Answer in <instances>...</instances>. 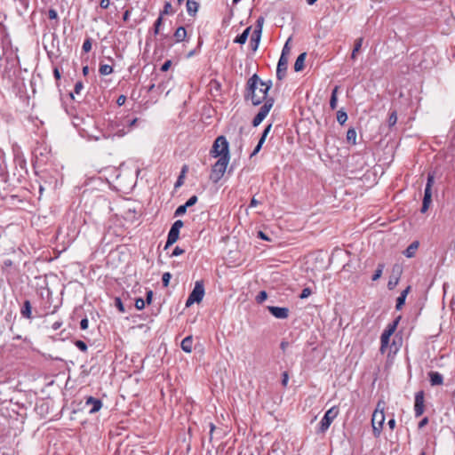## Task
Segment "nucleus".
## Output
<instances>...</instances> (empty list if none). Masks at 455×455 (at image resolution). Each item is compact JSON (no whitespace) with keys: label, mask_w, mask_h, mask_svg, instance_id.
Segmentation results:
<instances>
[{"label":"nucleus","mask_w":455,"mask_h":455,"mask_svg":"<svg viewBox=\"0 0 455 455\" xmlns=\"http://www.w3.org/2000/svg\"><path fill=\"white\" fill-rule=\"evenodd\" d=\"M271 86L272 82L270 80L264 82L256 74L251 76L247 81L244 99L251 100L254 106H258L263 102L259 113L252 120V125L254 127L261 124L274 105V99L267 97Z\"/></svg>","instance_id":"obj_1"},{"label":"nucleus","mask_w":455,"mask_h":455,"mask_svg":"<svg viewBox=\"0 0 455 455\" xmlns=\"http://www.w3.org/2000/svg\"><path fill=\"white\" fill-rule=\"evenodd\" d=\"M385 403L383 401H379L377 403L376 409L372 414L371 418V426H372V432L373 435L378 438L379 437L383 424L385 422Z\"/></svg>","instance_id":"obj_2"},{"label":"nucleus","mask_w":455,"mask_h":455,"mask_svg":"<svg viewBox=\"0 0 455 455\" xmlns=\"http://www.w3.org/2000/svg\"><path fill=\"white\" fill-rule=\"evenodd\" d=\"M211 154L213 157H230L229 156V149H228V142L224 136H219L211 150Z\"/></svg>","instance_id":"obj_3"},{"label":"nucleus","mask_w":455,"mask_h":455,"mask_svg":"<svg viewBox=\"0 0 455 455\" xmlns=\"http://www.w3.org/2000/svg\"><path fill=\"white\" fill-rule=\"evenodd\" d=\"M230 157H220L219 160L213 164L210 175V179L212 182L217 183L223 177Z\"/></svg>","instance_id":"obj_4"},{"label":"nucleus","mask_w":455,"mask_h":455,"mask_svg":"<svg viewBox=\"0 0 455 455\" xmlns=\"http://www.w3.org/2000/svg\"><path fill=\"white\" fill-rule=\"evenodd\" d=\"M204 296V287L203 281H196L193 291H191V293L189 294V296L186 301V307H189L194 303L201 302Z\"/></svg>","instance_id":"obj_5"},{"label":"nucleus","mask_w":455,"mask_h":455,"mask_svg":"<svg viewBox=\"0 0 455 455\" xmlns=\"http://www.w3.org/2000/svg\"><path fill=\"white\" fill-rule=\"evenodd\" d=\"M400 320V316L397 317L395 321H393L391 323H389L387 328L384 330L383 333L380 337V352L385 353L386 348L389 345V339L390 337L393 335V333L395 331L398 323Z\"/></svg>","instance_id":"obj_6"},{"label":"nucleus","mask_w":455,"mask_h":455,"mask_svg":"<svg viewBox=\"0 0 455 455\" xmlns=\"http://www.w3.org/2000/svg\"><path fill=\"white\" fill-rule=\"evenodd\" d=\"M339 415V409L335 406L329 409L323 418L322 419L320 424H319V429L318 432L324 433L327 431V429L330 427L332 421L337 418Z\"/></svg>","instance_id":"obj_7"},{"label":"nucleus","mask_w":455,"mask_h":455,"mask_svg":"<svg viewBox=\"0 0 455 455\" xmlns=\"http://www.w3.org/2000/svg\"><path fill=\"white\" fill-rule=\"evenodd\" d=\"M414 412L416 417H420L424 412V393L419 391L415 395Z\"/></svg>","instance_id":"obj_8"},{"label":"nucleus","mask_w":455,"mask_h":455,"mask_svg":"<svg viewBox=\"0 0 455 455\" xmlns=\"http://www.w3.org/2000/svg\"><path fill=\"white\" fill-rule=\"evenodd\" d=\"M288 67V57H280L277 68H276V77L278 80H283L286 76Z\"/></svg>","instance_id":"obj_9"},{"label":"nucleus","mask_w":455,"mask_h":455,"mask_svg":"<svg viewBox=\"0 0 455 455\" xmlns=\"http://www.w3.org/2000/svg\"><path fill=\"white\" fill-rule=\"evenodd\" d=\"M267 309L277 319H286L289 316V309L287 307L269 306Z\"/></svg>","instance_id":"obj_10"},{"label":"nucleus","mask_w":455,"mask_h":455,"mask_svg":"<svg viewBox=\"0 0 455 455\" xmlns=\"http://www.w3.org/2000/svg\"><path fill=\"white\" fill-rule=\"evenodd\" d=\"M179 236H180V230L175 229L171 227V229L169 230V233H168L167 241H166L164 248L167 249L169 246H171L174 243H176L177 240L179 239Z\"/></svg>","instance_id":"obj_11"},{"label":"nucleus","mask_w":455,"mask_h":455,"mask_svg":"<svg viewBox=\"0 0 455 455\" xmlns=\"http://www.w3.org/2000/svg\"><path fill=\"white\" fill-rule=\"evenodd\" d=\"M86 404L87 405H89V404L92 405V407L90 410V413L91 414L96 413L102 407V402L100 399L94 398L92 396H90V397L87 398Z\"/></svg>","instance_id":"obj_12"},{"label":"nucleus","mask_w":455,"mask_h":455,"mask_svg":"<svg viewBox=\"0 0 455 455\" xmlns=\"http://www.w3.org/2000/svg\"><path fill=\"white\" fill-rule=\"evenodd\" d=\"M431 201H432V191L429 190L428 188H425L422 207L420 210V212L422 213H425L428 210Z\"/></svg>","instance_id":"obj_13"},{"label":"nucleus","mask_w":455,"mask_h":455,"mask_svg":"<svg viewBox=\"0 0 455 455\" xmlns=\"http://www.w3.org/2000/svg\"><path fill=\"white\" fill-rule=\"evenodd\" d=\"M428 376L432 386H440L443 383V375L438 371H430Z\"/></svg>","instance_id":"obj_14"},{"label":"nucleus","mask_w":455,"mask_h":455,"mask_svg":"<svg viewBox=\"0 0 455 455\" xmlns=\"http://www.w3.org/2000/svg\"><path fill=\"white\" fill-rule=\"evenodd\" d=\"M20 314L24 318H32V307L29 300H25L20 309Z\"/></svg>","instance_id":"obj_15"},{"label":"nucleus","mask_w":455,"mask_h":455,"mask_svg":"<svg viewBox=\"0 0 455 455\" xmlns=\"http://www.w3.org/2000/svg\"><path fill=\"white\" fill-rule=\"evenodd\" d=\"M187 12L190 16H195L198 11L199 4L195 0H188L186 3Z\"/></svg>","instance_id":"obj_16"},{"label":"nucleus","mask_w":455,"mask_h":455,"mask_svg":"<svg viewBox=\"0 0 455 455\" xmlns=\"http://www.w3.org/2000/svg\"><path fill=\"white\" fill-rule=\"evenodd\" d=\"M181 349L186 353H191L193 349V338L192 336H188L181 341L180 344Z\"/></svg>","instance_id":"obj_17"},{"label":"nucleus","mask_w":455,"mask_h":455,"mask_svg":"<svg viewBox=\"0 0 455 455\" xmlns=\"http://www.w3.org/2000/svg\"><path fill=\"white\" fill-rule=\"evenodd\" d=\"M306 56H307V53L302 52L296 59V61L294 63V70L296 72H299V71L303 70Z\"/></svg>","instance_id":"obj_18"},{"label":"nucleus","mask_w":455,"mask_h":455,"mask_svg":"<svg viewBox=\"0 0 455 455\" xmlns=\"http://www.w3.org/2000/svg\"><path fill=\"white\" fill-rule=\"evenodd\" d=\"M250 31H251V27H248L247 28H245L243 30V32L241 35L237 36L235 38L234 42L236 43V44H245V42L248 39Z\"/></svg>","instance_id":"obj_19"},{"label":"nucleus","mask_w":455,"mask_h":455,"mask_svg":"<svg viewBox=\"0 0 455 455\" xmlns=\"http://www.w3.org/2000/svg\"><path fill=\"white\" fill-rule=\"evenodd\" d=\"M186 36H187V30L185 29V28L179 27L174 33V37L176 39V42L180 43V42L184 41Z\"/></svg>","instance_id":"obj_20"},{"label":"nucleus","mask_w":455,"mask_h":455,"mask_svg":"<svg viewBox=\"0 0 455 455\" xmlns=\"http://www.w3.org/2000/svg\"><path fill=\"white\" fill-rule=\"evenodd\" d=\"M418 248L419 242H413L407 247L403 253L407 258H412L415 255V252Z\"/></svg>","instance_id":"obj_21"},{"label":"nucleus","mask_w":455,"mask_h":455,"mask_svg":"<svg viewBox=\"0 0 455 455\" xmlns=\"http://www.w3.org/2000/svg\"><path fill=\"white\" fill-rule=\"evenodd\" d=\"M338 91H339V87L335 86L334 89L331 92V100H330V107H331V108L332 110H334L337 108V103H338L337 93H338Z\"/></svg>","instance_id":"obj_22"},{"label":"nucleus","mask_w":455,"mask_h":455,"mask_svg":"<svg viewBox=\"0 0 455 455\" xmlns=\"http://www.w3.org/2000/svg\"><path fill=\"white\" fill-rule=\"evenodd\" d=\"M263 23H264V18L263 17H259L257 20V25H256V28L254 30V35L257 36V41L260 40V36H261V32H262Z\"/></svg>","instance_id":"obj_23"},{"label":"nucleus","mask_w":455,"mask_h":455,"mask_svg":"<svg viewBox=\"0 0 455 455\" xmlns=\"http://www.w3.org/2000/svg\"><path fill=\"white\" fill-rule=\"evenodd\" d=\"M347 141L353 145L356 143V132L354 128H350L347 132Z\"/></svg>","instance_id":"obj_24"},{"label":"nucleus","mask_w":455,"mask_h":455,"mask_svg":"<svg viewBox=\"0 0 455 455\" xmlns=\"http://www.w3.org/2000/svg\"><path fill=\"white\" fill-rule=\"evenodd\" d=\"M99 72L102 76H108L113 72V68H112V66L108 65V64H100Z\"/></svg>","instance_id":"obj_25"},{"label":"nucleus","mask_w":455,"mask_h":455,"mask_svg":"<svg viewBox=\"0 0 455 455\" xmlns=\"http://www.w3.org/2000/svg\"><path fill=\"white\" fill-rule=\"evenodd\" d=\"M347 120V113L343 110V109H340L337 112V121L340 124H344Z\"/></svg>","instance_id":"obj_26"},{"label":"nucleus","mask_w":455,"mask_h":455,"mask_svg":"<svg viewBox=\"0 0 455 455\" xmlns=\"http://www.w3.org/2000/svg\"><path fill=\"white\" fill-rule=\"evenodd\" d=\"M362 44H363V38H358L355 41V47H354L352 54H351V58L353 60H355L356 58V53L361 49Z\"/></svg>","instance_id":"obj_27"},{"label":"nucleus","mask_w":455,"mask_h":455,"mask_svg":"<svg viewBox=\"0 0 455 455\" xmlns=\"http://www.w3.org/2000/svg\"><path fill=\"white\" fill-rule=\"evenodd\" d=\"M384 267H385V266H384V264H382V263H379V264L378 265V267H377V269H376V271H375L374 275H372V277H371V280H372V281H377L378 279H379V278H380V276H381V275H382V273H383Z\"/></svg>","instance_id":"obj_28"},{"label":"nucleus","mask_w":455,"mask_h":455,"mask_svg":"<svg viewBox=\"0 0 455 455\" xmlns=\"http://www.w3.org/2000/svg\"><path fill=\"white\" fill-rule=\"evenodd\" d=\"M388 125L391 127V126H394L396 122H397V115H396V112L395 111H393L390 115H389V117H388Z\"/></svg>","instance_id":"obj_29"},{"label":"nucleus","mask_w":455,"mask_h":455,"mask_svg":"<svg viewBox=\"0 0 455 455\" xmlns=\"http://www.w3.org/2000/svg\"><path fill=\"white\" fill-rule=\"evenodd\" d=\"M267 299V293L265 291H261L256 297V301L258 303H262Z\"/></svg>","instance_id":"obj_30"},{"label":"nucleus","mask_w":455,"mask_h":455,"mask_svg":"<svg viewBox=\"0 0 455 455\" xmlns=\"http://www.w3.org/2000/svg\"><path fill=\"white\" fill-rule=\"evenodd\" d=\"M187 209H188V207L185 204L180 205L176 209V211L174 212V216L177 217V216H181V215L185 214L187 212Z\"/></svg>","instance_id":"obj_31"},{"label":"nucleus","mask_w":455,"mask_h":455,"mask_svg":"<svg viewBox=\"0 0 455 455\" xmlns=\"http://www.w3.org/2000/svg\"><path fill=\"white\" fill-rule=\"evenodd\" d=\"M398 280V277L391 276L387 283L388 289L393 290L397 285Z\"/></svg>","instance_id":"obj_32"},{"label":"nucleus","mask_w":455,"mask_h":455,"mask_svg":"<svg viewBox=\"0 0 455 455\" xmlns=\"http://www.w3.org/2000/svg\"><path fill=\"white\" fill-rule=\"evenodd\" d=\"M171 278H172V275L169 272H166L163 275L162 283L164 287H167L169 285Z\"/></svg>","instance_id":"obj_33"},{"label":"nucleus","mask_w":455,"mask_h":455,"mask_svg":"<svg viewBox=\"0 0 455 455\" xmlns=\"http://www.w3.org/2000/svg\"><path fill=\"white\" fill-rule=\"evenodd\" d=\"M290 40H291V38H289L288 41L285 43L280 57H283V56L288 57V55L290 54V52H291V48L289 46Z\"/></svg>","instance_id":"obj_34"},{"label":"nucleus","mask_w":455,"mask_h":455,"mask_svg":"<svg viewBox=\"0 0 455 455\" xmlns=\"http://www.w3.org/2000/svg\"><path fill=\"white\" fill-rule=\"evenodd\" d=\"M405 302L404 295H400L396 299V305L395 307L397 310L401 309Z\"/></svg>","instance_id":"obj_35"},{"label":"nucleus","mask_w":455,"mask_h":455,"mask_svg":"<svg viewBox=\"0 0 455 455\" xmlns=\"http://www.w3.org/2000/svg\"><path fill=\"white\" fill-rule=\"evenodd\" d=\"M135 307L138 310H141L145 307V300L141 298H139L135 300Z\"/></svg>","instance_id":"obj_36"},{"label":"nucleus","mask_w":455,"mask_h":455,"mask_svg":"<svg viewBox=\"0 0 455 455\" xmlns=\"http://www.w3.org/2000/svg\"><path fill=\"white\" fill-rule=\"evenodd\" d=\"M312 293V291L310 288L307 287V288H304L299 295V298L300 299H307V297H309Z\"/></svg>","instance_id":"obj_37"},{"label":"nucleus","mask_w":455,"mask_h":455,"mask_svg":"<svg viewBox=\"0 0 455 455\" xmlns=\"http://www.w3.org/2000/svg\"><path fill=\"white\" fill-rule=\"evenodd\" d=\"M162 21H163V19L162 17H158L157 20H156L155 24H154V33L155 35H157L159 33V29H160V26L162 24Z\"/></svg>","instance_id":"obj_38"},{"label":"nucleus","mask_w":455,"mask_h":455,"mask_svg":"<svg viewBox=\"0 0 455 455\" xmlns=\"http://www.w3.org/2000/svg\"><path fill=\"white\" fill-rule=\"evenodd\" d=\"M75 345L83 352H85L87 350V345L83 340H76Z\"/></svg>","instance_id":"obj_39"},{"label":"nucleus","mask_w":455,"mask_h":455,"mask_svg":"<svg viewBox=\"0 0 455 455\" xmlns=\"http://www.w3.org/2000/svg\"><path fill=\"white\" fill-rule=\"evenodd\" d=\"M172 4L170 2H166L164 6V10L162 12V14H169V13H172Z\"/></svg>","instance_id":"obj_40"},{"label":"nucleus","mask_w":455,"mask_h":455,"mask_svg":"<svg viewBox=\"0 0 455 455\" xmlns=\"http://www.w3.org/2000/svg\"><path fill=\"white\" fill-rule=\"evenodd\" d=\"M271 128H272V124H268V125L265 128V130L263 131L262 135H261V137H260V139H259V140H261V142H265V140H266V138H267V136L268 132H270Z\"/></svg>","instance_id":"obj_41"},{"label":"nucleus","mask_w":455,"mask_h":455,"mask_svg":"<svg viewBox=\"0 0 455 455\" xmlns=\"http://www.w3.org/2000/svg\"><path fill=\"white\" fill-rule=\"evenodd\" d=\"M197 196H192L185 204V205L188 208L190 206H193L194 204H196L197 202Z\"/></svg>","instance_id":"obj_42"},{"label":"nucleus","mask_w":455,"mask_h":455,"mask_svg":"<svg viewBox=\"0 0 455 455\" xmlns=\"http://www.w3.org/2000/svg\"><path fill=\"white\" fill-rule=\"evenodd\" d=\"M82 48H83V51L85 52H88L91 51L92 43H91L90 39H87L84 42Z\"/></svg>","instance_id":"obj_43"},{"label":"nucleus","mask_w":455,"mask_h":455,"mask_svg":"<svg viewBox=\"0 0 455 455\" xmlns=\"http://www.w3.org/2000/svg\"><path fill=\"white\" fill-rule=\"evenodd\" d=\"M116 306L121 313L125 312V309H124V304H123L121 299H119V298L116 299Z\"/></svg>","instance_id":"obj_44"},{"label":"nucleus","mask_w":455,"mask_h":455,"mask_svg":"<svg viewBox=\"0 0 455 455\" xmlns=\"http://www.w3.org/2000/svg\"><path fill=\"white\" fill-rule=\"evenodd\" d=\"M289 381V374L287 371H283L282 374V385L283 387H286L288 385Z\"/></svg>","instance_id":"obj_45"},{"label":"nucleus","mask_w":455,"mask_h":455,"mask_svg":"<svg viewBox=\"0 0 455 455\" xmlns=\"http://www.w3.org/2000/svg\"><path fill=\"white\" fill-rule=\"evenodd\" d=\"M83 88H84V84H83V83H82L81 81H78V82H76V84H75V89H74V91H75V92H76V94H79V93L81 92V91L83 90Z\"/></svg>","instance_id":"obj_46"},{"label":"nucleus","mask_w":455,"mask_h":455,"mask_svg":"<svg viewBox=\"0 0 455 455\" xmlns=\"http://www.w3.org/2000/svg\"><path fill=\"white\" fill-rule=\"evenodd\" d=\"M251 43L253 44L252 50L256 51L258 49L259 40L257 41V36H255L254 33L251 36Z\"/></svg>","instance_id":"obj_47"},{"label":"nucleus","mask_w":455,"mask_h":455,"mask_svg":"<svg viewBox=\"0 0 455 455\" xmlns=\"http://www.w3.org/2000/svg\"><path fill=\"white\" fill-rule=\"evenodd\" d=\"M433 183H434V175L428 174L427 182L425 188H428L429 190H431Z\"/></svg>","instance_id":"obj_48"},{"label":"nucleus","mask_w":455,"mask_h":455,"mask_svg":"<svg viewBox=\"0 0 455 455\" xmlns=\"http://www.w3.org/2000/svg\"><path fill=\"white\" fill-rule=\"evenodd\" d=\"M184 251H184L183 249H181V248H180V247H179V246H176V247L174 248V250L172 251V256H179V255H181V254H183V253H184Z\"/></svg>","instance_id":"obj_49"},{"label":"nucleus","mask_w":455,"mask_h":455,"mask_svg":"<svg viewBox=\"0 0 455 455\" xmlns=\"http://www.w3.org/2000/svg\"><path fill=\"white\" fill-rule=\"evenodd\" d=\"M183 226H184V222H183L182 220H176V221L172 224V228H175V229H179V230H180V228H181Z\"/></svg>","instance_id":"obj_50"},{"label":"nucleus","mask_w":455,"mask_h":455,"mask_svg":"<svg viewBox=\"0 0 455 455\" xmlns=\"http://www.w3.org/2000/svg\"><path fill=\"white\" fill-rule=\"evenodd\" d=\"M264 142H261V140H259V142H258V145L255 147L254 150L252 151V153L251 154V156H253L255 155H257L259 153V151L260 150L262 145H263Z\"/></svg>","instance_id":"obj_51"},{"label":"nucleus","mask_w":455,"mask_h":455,"mask_svg":"<svg viewBox=\"0 0 455 455\" xmlns=\"http://www.w3.org/2000/svg\"><path fill=\"white\" fill-rule=\"evenodd\" d=\"M89 321L87 318H84L80 322V328L82 330H86L88 328Z\"/></svg>","instance_id":"obj_52"},{"label":"nucleus","mask_w":455,"mask_h":455,"mask_svg":"<svg viewBox=\"0 0 455 455\" xmlns=\"http://www.w3.org/2000/svg\"><path fill=\"white\" fill-rule=\"evenodd\" d=\"M4 167V153L0 148V170H3Z\"/></svg>","instance_id":"obj_53"},{"label":"nucleus","mask_w":455,"mask_h":455,"mask_svg":"<svg viewBox=\"0 0 455 455\" xmlns=\"http://www.w3.org/2000/svg\"><path fill=\"white\" fill-rule=\"evenodd\" d=\"M171 65H172V61H171V60H166V61L162 65V67H161V70H162V71H164V72H165V71H167V70L170 68Z\"/></svg>","instance_id":"obj_54"},{"label":"nucleus","mask_w":455,"mask_h":455,"mask_svg":"<svg viewBox=\"0 0 455 455\" xmlns=\"http://www.w3.org/2000/svg\"><path fill=\"white\" fill-rule=\"evenodd\" d=\"M126 97L124 95H120L117 98L116 103L118 106H123L125 103Z\"/></svg>","instance_id":"obj_55"},{"label":"nucleus","mask_w":455,"mask_h":455,"mask_svg":"<svg viewBox=\"0 0 455 455\" xmlns=\"http://www.w3.org/2000/svg\"><path fill=\"white\" fill-rule=\"evenodd\" d=\"M48 16L51 20L56 19L58 17L57 12L53 9L49 10Z\"/></svg>","instance_id":"obj_56"},{"label":"nucleus","mask_w":455,"mask_h":455,"mask_svg":"<svg viewBox=\"0 0 455 455\" xmlns=\"http://www.w3.org/2000/svg\"><path fill=\"white\" fill-rule=\"evenodd\" d=\"M109 4H110L109 0H101L100 3V5L102 9H107V8H108Z\"/></svg>","instance_id":"obj_57"},{"label":"nucleus","mask_w":455,"mask_h":455,"mask_svg":"<svg viewBox=\"0 0 455 455\" xmlns=\"http://www.w3.org/2000/svg\"><path fill=\"white\" fill-rule=\"evenodd\" d=\"M61 325H62V322H60V321H57V322H55V323H52V329L53 331H57L58 329H60V328L61 327Z\"/></svg>","instance_id":"obj_58"},{"label":"nucleus","mask_w":455,"mask_h":455,"mask_svg":"<svg viewBox=\"0 0 455 455\" xmlns=\"http://www.w3.org/2000/svg\"><path fill=\"white\" fill-rule=\"evenodd\" d=\"M258 236L263 240H266V241H270V238L265 234L263 233L262 231H259L258 232Z\"/></svg>","instance_id":"obj_59"},{"label":"nucleus","mask_w":455,"mask_h":455,"mask_svg":"<svg viewBox=\"0 0 455 455\" xmlns=\"http://www.w3.org/2000/svg\"><path fill=\"white\" fill-rule=\"evenodd\" d=\"M131 12L129 10H126L123 15V20L124 21H128L130 19Z\"/></svg>","instance_id":"obj_60"},{"label":"nucleus","mask_w":455,"mask_h":455,"mask_svg":"<svg viewBox=\"0 0 455 455\" xmlns=\"http://www.w3.org/2000/svg\"><path fill=\"white\" fill-rule=\"evenodd\" d=\"M152 297H153V291H148L147 299H146L148 304L151 303Z\"/></svg>","instance_id":"obj_61"},{"label":"nucleus","mask_w":455,"mask_h":455,"mask_svg":"<svg viewBox=\"0 0 455 455\" xmlns=\"http://www.w3.org/2000/svg\"><path fill=\"white\" fill-rule=\"evenodd\" d=\"M53 76L57 80L60 79V73L58 68L53 69Z\"/></svg>","instance_id":"obj_62"},{"label":"nucleus","mask_w":455,"mask_h":455,"mask_svg":"<svg viewBox=\"0 0 455 455\" xmlns=\"http://www.w3.org/2000/svg\"><path fill=\"white\" fill-rule=\"evenodd\" d=\"M129 132V130L125 131L124 129H122V130H117L116 132V134L119 137H122L124 136V134H126L127 132Z\"/></svg>","instance_id":"obj_63"},{"label":"nucleus","mask_w":455,"mask_h":455,"mask_svg":"<svg viewBox=\"0 0 455 455\" xmlns=\"http://www.w3.org/2000/svg\"><path fill=\"white\" fill-rule=\"evenodd\" d=\"M428 422V419L427 418H424L423 419H421V421L419 423V427L421 428L423 427L424 426H426Z\"/></svg>","instance_id":"obj_64"}]
</instances>
